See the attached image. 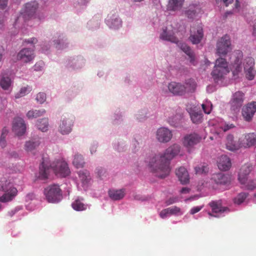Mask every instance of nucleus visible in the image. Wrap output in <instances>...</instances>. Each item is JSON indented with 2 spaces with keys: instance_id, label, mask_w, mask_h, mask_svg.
I'll use <instances>...</instances> for the list:
<instances>
[{
  "instance_id": "35",
  "label": "nucleus",
  "mask_w": 256,
  "mask_h": 256,
  "mask_svg": "<svg viewBox=\"0 0 256 256\" xmlns=\"http://www.w3.org/2000/svg\"><path fill=\"white\" fill-rule=\"evenodd\" d=\"M187 110H188L190 114L191 120L194 123L198 124L202 121V114L201 113L196 112L195 110L188 107L187 108Z\"/></svg>"
},
{
  "instance_id": "43",
  "label": "nucleus",
  "mask_w": 256,
  "mask_h": 256,
  "mask_svg": "<svg viewBox=\"0 0 256 256\" xmlns=\"http://www.w3.org/2000/svg\"><path fill=\"white\" fill-rule=\"evenodd\" d=\"M202 108L204 112L206 114H209L212 108V104L210 102L206 100L202 104Z\"/></svg>"
},
{
  "instance_id": "27",
  "label": "nucleus",
  "mask_w": 256,
  "mask_h": 256,
  "mask_svg": "<svg viewBox=\"0 0 256 256\" xmlns=\"http://www.w3.org/2000/svg\"><path fill=\"white\" fill-rule=\"evenodd\" d=\"M218 166L221 170H227L231 166V162L230 158L226 156H222L218 158Z\"/></svg>"
},
{
  "instance_id": "64",
  "label": "nucleus",
  "mask_w": 256,
  "mask_h": 256,
  "mask_svg": "<svg viewBox=\"0 0 256 256\" xmlns=\"http://www.w3.org/2000/svg\"><path fill=\"white\" fill-rule=\"evenodd\" d=\"M200 12V10L198 8H196V9L194 10V13H198Z\"/></svg>"
},
{
  "instance_id": "50",
  "label": "nucleus",
  "mask_w": 256,
  "mask_h": 256,
  "mask_svg": "<svg viewBox=\"0 0 256 256\" xmlns=\"http://www.w3.org/2000/svg\"><path fill=\"white\" fill-rule=\"evenodd\" d=\"M204 207L203 205L192 207L190 210V214L193 215L199 212Z\"/></svg>"
},
{
  "instance_id": "4",
  "label": "nucleus",
  "mask_w": 256,
  "mask_h": 256,
  "mask_svg": "<svg viewBox=\"0 0 256 256\" xmlns=\"http://www.w3.org/2000/svg\"><path fill=\"white\" fill-rule=\"evenodd\" d=\"M230 72L228 62L225 58H219L216 60L212 76L214 80L218 82L224 79Z\"/></svg>"
},
{
  "instance_id": "14",
  "label": "nucleus",
  "mask_w": 256,
  "mask_h": 256,
  "mask_svg": "<svg viewBox=\"0 0 256 256\" xmlns=\"http://www.w3.org/2000/svg\"><path fill=\"white\" fill-rule=\"evenodd\" d=\"M78 186L86 190L92 184V177L90 172L86 170H80L78 172Z\"/></svg>"
},
{
  "instance_id": "61",
  "label": "nucleus",
  "mask_w": 256,
  "mask_h": 256,
  "mask_svg": "<svg viewBox=\"0 0 256 256\" xmlns=\"http://www.w3.org/2000/svg\"><path fill=\"white\" fill-rule=\"evenodd\" d=\"M4 50L3 47L0 45V62L2 60Z\"/></svg>"
},
{
  "instance_id": "38",
  "label": "nucleus",
  "mask_w": 256,
  "mask_h": 256,
  "mask_svg": "<svg viewBox=\"0 0 256 256\" xmlns=\"http://www.w3.org/2000/svg\"><path fill=\"white\" fill-rule=\"evenodd\" d=\"M32 90L30 87L26 86L22 88L18 92L15 94V98H18L29 94Z\"/></svg>"
},
{
  "instance_id": "3",
  "label": "nucleus",
  "mask_w": 256,
  "mask_h": 256,
  "mask_svg": "<svg viewBox=\"0 0 256 256\" xmlns=\"http://www.w3.org/2000/svg\"><path fill=\"white\" fill-rule=\"evenodd\" d=\"M238 57L234 61L232 68L234 76L236 78L241 74L242 68H244L246 78L249 80H253L256 74V70L254 68V59L252 58H247L242 62V53L238 52Z\"/></svg>"
},
{
  "instance_id": "8",
  "label": "nucleus",
  "mask_w": 256,
  "mask_h": 256,
  "mask_svg": "<svg viewBox=\"0 0 256 256\" xmlns=\"http://www.w3.org/2000/svg\"><path fill=\"white\" fill-rule=\"evenodd\" d=\"M230 38L228 36L222 37L217 42L216 54L219 56H224L232 50Z\"/></svg>"
},
{
  "instance_id": "11",
  "label": "nucleus",
  "mask_w": 256,
  "mask_h": 256,
  "mask_svg": "<svg viewBox=\"0 0 256 256\" xmlns=\"http://www.w3.org/2000/svg\"><path fill=\"white\" fill-rule=\"evenodd\" d=\"M202 138L196 133L186 134L182 139V144L188 152H190L194 146L200 142Z\"/></svg>"
},
{
  "instance_id": "48",
  "label": "nucleus",
  "mask_w": 256,
  "mask_h": 256,
  "mask_svg": "<svg viewBox=\"0 0 256 256\" xmlns=\"http://www.w3.org/2000/svg\"><path fill=\"white\" fill-rule=\"evenodd\" d=\"M7 134L8 130L6 129L3 130L0 138V145L2 148L5 147L6 146L5 138Z\"/></svg>"
},
{
  "instance_id": "30",
  "label": "nucleus",
  "mask_w": 256,
  "mask_h": 256,
  "mask_svg": "<svg viewBox=\"0 0 256 256\" xmlns=\"http://www.w3.org/2000/svg\"><path fill=\"white\" fill-rule=\"evenodd\" d=\"M184 0H169L167 9L170 11H178L182 7Z\"/></svg>"
},
{
  "instance_id": "54",
  "label": "nucleus",
  "mask_w": 256,
  "mask_h": 256,
  "mask_svg": "<svg viewBox=\"0 0 256 256\" xmlns=\"http://www.w3.org/2000/svg\"><path fill=\"white\" fill-rule=\"evenodd\" d=\"M178 201V198L176 197L170 198L166 202V204L168 205L172 204Z\"/></svg>"
},
{
  "instance_id": "51",
  "label": "nucleus",
  "mask_w": 256,
  "mask_h": 256,
  "mask_svg": "<svg viewBox=\"0 0 256 256\" xmlns=\"http://www.w3.org/2000/svg\"><path fill=\"white\" fill-rule=\"evenodd\" d=\"M218 126L224 132H226V131L234 128V126L232 124H228L221 123L220 124H219Z\"/></svg>"
},
{
  "instance_id": "12",
  "label": "nucleus",
  "mask_w": 256,
  "mask_h": 256,
  "mask_svg": "<svg viewBox=\"0 0 256 256\" xmlns=\"http://www.w3.org/2000/svg\"><path fill=\"white\" fill-rule=\"evenodd\" d=\"M175 32L176 29L171 24H168L162 28L160 38L163 40L176 42L177 39L175 36Z\"/></svg>"
},
{
  "instance_id": "26",
  "label": "nucleus",
  "mask_w": 256,
  "mask_h": 256,
  "mask_svg": "<svg viewBox=\"0 0 256 256\" xmlns=\"http://www.w3.org/2000/svg\"><path fill=\"white\" fill-rule=\"evenodd\" d=\"M109 197L114 200H119L122 199L126 194V190L120 189H111L108 191Z\"/></svg>"
},
{
  "instance_id": "62",
  "label": "nucleus",
  "mask_w": 256,
  "mask_h": 256,
  "mask_svg": "<svg viewBox=\"0 0 256 256\" xmlns=\"http://www.w3.org/2000/svg\"><path fill=\"white\" fill-rule=\"evenodd\" d=\"M232 0H223L224 2L226 4L228 5V4L231 3Z\"/></svg>"
},
{
  "instance_id": "63",
  "label": "nucleus",
  "mask_w": 256,
  "mask_h": 256,
  "mask_svg": "<svg viewBox=\"0 0 256 256\" xmlns=\"http://www.w3.org/2000/svg\"><path fill=\"white\" fill-rule=\"evenodd\" d=\"M89 1L90 0H82L81 3L82 4H86L88 3Z\"/></svg>"
},
{
  "instance_id": "10",
  "label": "nucleus",
  "mask_w": 256,
  "mask_h": 256,
  "mask_svg": "<svg viewBox=\"0 0 256 256\" xmlns=\"http://www.w3.org/2000/svg\"><path fill=\"white\" fill-rule=\"evenodd\" d=\"M106 25L112 30H118L120 28L122 25V19L120 18L117 12H110L108 15L105 20Z\"/></svg>"
},
{
  "instance_id": "5",
  "label": "nucleus",
  "mask_w": 256,
  "mask_h": 256,
  "mask_svg": "<svg viewBox=\"0 0 256 256\" xmlns=\"http://www.w3.org/2000/svg\"><path fill=\"white\" fill-rule=\"evenodd\" d=\"M74 122V116L68 114H63L58 122V132L62 136L70 134L73 130Z\"/></svg>"
},
{
  "instance_id": "25",
  "label": "nucleus",
  "mask_w": 256,
  "mask_h": 256,
  "mask_svg": "<svg viewBox=\"0 0 256 256\" xmlns=\"http://www.w3.org/2000/svg\"><path fill=\"white\" fill-rule=\"evenodd\" d=\"M251 170L252 168L249 165H245L241 168L238 174V180L241 184H246V181L250 178L248 175Z\"/></svg>"
},
{
  "instance_id": "17",
  "label": "nucleus",
  "mask_w": 256,
  "mask_h": 256,
  "mask_svg": "<svg viewBox=\"0 0 256 256\" xmlns=\"http://www.w3.org/2000/svg\"><path fill=\"white\" fill-rule=\"evenodd\" d=\"M167 90L162 88V91L164 93L168 92L174 96H183L184 94V87L182 84L172 82L167 85Z\"/></svg>"
},
{
  "instance_id": "56",
  "label": "nucleus",
  "mask_w": 256,
  "mask_h": 256,
  "mask_svg": "<svg viewBox=\"0 0 256 256\" xmlns=\"http://www.w3.org/2000/svg\"><path fill=\"white\" fill-rule=\"evenodd\" d=\"M35 198V196L33 194H28L26 196V200L27 202H29L30 200H32Z\"/></svg>"
},
{
  "instance_id": "23",
  "label": "nucleus",
  "mask_w": 256,
  "mask_h": 256,
  "mask_svg": "<svg viewBox=\"0 0 256 256\" xmlns=\"http://www.w3.org/2000/svg\"><path fill=\"white\" fill-rule=\"evenodd\" d=\"M190 40L194 44L199 43L203 38L202 28L200 26L197 28L193 27L191 30Z\"/></svg>"
},
{
  "instance_id": "21",
  "label": "nucleus",
  "mask_w": 256,
  "mask_h": 256,
  "mask_svg": "<svg viewBox=\"0 0 256 256\" xmlns=\"http://www.w3.org/2000/svg\"><path fill=\"white\" fill-rule=\"evenodd\" d=\"M256 112V102L248 103L242 110V115L246 121H250Z\"/></svg>"
},
{
  "instance_id": "31",
  "label": "nucleus",
  "mask_w": 256,
  "mask_h": 256,
  "mask_svg": "<svg viewBox=\"0 0 256 256\" xmlns=\"http://www.w3.org/2000/svg\"><path fill=\"white\" fill-rule=\"evenodd\" d=\"M36 128L42 132H46L49 128V120L48 118H44L38 120L36 124Z\"/></svg>"
},
{
  "instance_id": "47",
  "label": "nucleus",
  "mask_w": 256,
  "mask_h": 256,
  "mask_svg": "<svg viewBox=\"0 0 256 256\" xmlns=\"http://www.w3.org/2000/svg\"><path fill=\"white\" fill-rule=\"evenodd\" d=\"M159 216L162 218H166L172 216L170 208H165L161 210L159 213Z\"/></svg>"
},
{
  "instance_id": "60",
  "label": "nucleus",
  "mask_w": 256,
  "mask_h": 256,
  "mask_svg": "<svg viewBox=\"0 0 256 256\" xmlns=\"http://www.w3.org/2000/svg\"><path fill=\"white\" fill-rule=\"evenodd\" d=\"M122 118L121 114H114L113 116V119L114 120H120Z\"/></svg>"
},
{
  "instance_id": "32",
  "label": "nucleus",
  "mask_w": 256,
  "mask_h": 256,
  "mask_svg": "<svg viewBox=\"0 0 256 256\" xmlns=\"http://www.w3.org/2000/svg\"><path fill=\"white\" fill-rule=\"evenodd\" d=\"M72 164L76 168L84 167L85 162L82 156L80 154L75 153L72 156Z\"/></svg>"
},
{
  "instance_id": "59",
  "label": "nucleus",
  "mask_w": 256,
  "mask_h": 256,
  "mask_svg": "<svg viewBox=\"0 0 256 256\" xmlns=\"http://www.w3.org/2000/svg\"><path fill=\"white\" fill-rule=\"evenodd\" d=\"M96 146L95 145L92 146L90 148V152L92 154L96 153Z\"/></svg>"
},
{
  "instance_id": "44",
  "label": "nucleus",
  "mask_w": 256,
  "mask_h": 256,
  "mask_svg": "<svg viewBox=\"0 0 256 256\" xmlns=\"http://www.w3.org/2000/svg\"><path fill=\"white\" fill-rule=\"evenodd\" d=\"M218 184H225L227 182V178L222 174H216L214 178Z\"/></svg>"
},
{
  "instance_id": "22",
  "label": "nucleus",
  "mask_w": 256,
  "mask_h": 256,
  "mask_svg": "<svg viewBox=\"0 0 256 256\" xmlns=\"http://www.w3.org/2000/svg\"><path fill=\"white\" fill-rule=\"evenodd\" d=\"M244 94L242 92H236L232 94L230 104L232 108L235 110L239 108L243 104Z\"/></svg>"
},
{
  "instance_id": "16",
  "label": "nucleus",
  "mask_w": 256,
  "mask_h": 256,
  "mask_svg": "<svg viewBox=\"0 0 256 256\" xmlns=\"http://www.w3.org/2000/svg\"><path fill=\"white\" fill-rule=\"evenodd\" d=\"M38 4L36 2H32L26 4L22 10L21 14L18 18V20H27L32 16L38 8Z\"/></svg>"
},
{
  "instance_id": "24",
  "label": "nucleus",
  "mask_w": 256,
  "mask_h": 256,
  "mask_svg": "<svg viewBox=\"0 0 256 256\" xmlns=\"http://www.w3.org/2000/svg\"><path fill=\"white\" fill-rule=\"evenodd\" d=\"M242 142L245 148L252 146L256 148V133H248L244 135Z\"/></svg>"
},
{
  "instance_id": "42",
  "label": "nucleus",
  "mask_w": 256,
  "mask_h": 256,
  "mask_svg": "<svg viewBox=\"0 0 256 256\" xmlns=\"http://www.w3.org/2000/svg\"><path fill=\"white\" fill-rule=\"evenodd\" d=\"M36 101L40 104H44L46 100V95L44 92H38L36 96Z\"/></svg>"
},
{
  "instance_id": "57",
  "label": "nucleus",
  "mask_w": 256,
  "mask_h": 256,
  "mask_svg": "<svg viewBox=\"0 0 256 256\" xmlns=\"http://www.w3.org/2000/svg\"><path fill=\"white\" fill-rule=\"evenodd\" d=\"M199 198H200V196L198 195H194L193 196H190L188 198H186L185 201L188 202V201L194 200H196L198 199Z\"/></svg>"
},
{
  "instance_id": "13",
  "label": "nucleus",
  "mask_w": 256,
  "mask_h": 256,
  "mask_svg": "<svg viewBox=\"0 0 256 256\" xmlns=\"http://www.w3.org/2000/svg\"><path fill=\"white\" fill-rule=\"evenodd\" d=\"M172 131L168 128L160 127L158 128L156 132V138L160 143H167L172 140Z\"/></svg>"
},
{
  "instance_id": "49",
  "label": "nucleus",
  "mask_w": 256,
  "mask_h": 256,
  "mask_svg": "<svg viewBox=\"0 0 256 256\" xmlns=\"http://www.w3.org/2000/svg\"><path fill=\"white\" fill-rule=\"evenodd\" d=\"M196 174H200L204 172H206L207 170V168L204 165L200 164L194 168Z\"/></svg>"
},
{
  "instance_id": "37",
  "label": "nucleus",
  "mask_w": 256,
  "mask_h": 256,
  "mask_svg": "<svg viewBox=\"0 0 256 256\" xmlns=\"http://www.w3.org/2000/svg\"><path fill=\"white\" fill-rule=\"evenodd\" d=\"M72 208L76 211H82L86 210L88 205L84 204L82 202V199H76L72 204Z\"/></svg>"
},
{
  "instance_id": "6",
  "label": "nucleus",
  "mask_w": 256,
  "mask_h": 256,
  "mask_svg": "<svg viewBox=\"0 0 256 256\" xmlns=\"http://www.w3.org/2000/svg\"><path fill=\"white\" fill-rule=\"evenodd\" d=\"M47 201L50 203H57L62 198V192L59 186L51 184L46 187L44 192Z\"/></svg>"
},
{
  "instance_id": "20",
  "label": "nucleus",
  "mask_w": 256,
  "mask_h": 256,
  "mask_svg": "<svg viewBox=\"0 0 256 256\" xmlns=\"http://www.w3.org/2000/svg\"><path fill=\"white\" fill-rule=\"evenodd\" d=\"M13 79L8 74H2L0 76V86L2 88L10 92L13 88Z\"/></svg>"
},
{
  "instance_id": "18",
  "label": "nucleus",
  "mask_w": 256,
  "mask_h": 256,
  "mask_svg": "<svg viewBox=\"0 0 256 256\" xmlns=\"http://www.w3.org/2000/svg\"><path fill=\"white\" fill-rule=\"evenodd\" d=\"M26 124L22 118L17 117L14 120L12 130L16 136H23L26 133Z\"/></svg>"
},
{
  "instance_id": "53",
  "label": "nucleus",
  "mask_w": 256,
  "mask_h": 256,
  "mask_svg": "<svg viewBox=\"0 0 256 256\" xmlns=\"http://www.w3.org/2000/svg\"><path fill=\"white\" fill-rule=\"evenodd\" d=\"M8 0H0V9L4 10L8 6Z\"/></svg>"
},
{
  "instance_id": "28",
  "label": "nucleus",
  "mask_w": 256,
  "mask_h": 256,
  "mask_svg": "<svg viewBox=\"0 0 256 256\" xmlns=\"http://www.w3.org/2000/svg\"><path fill=\"white\" fill-rule=\"evenodd\" d=\"M176 174L182 184L189 182V175L187 170L184 167H180L176 170Z\"/></svg>"
},
{
  "instance_id": "29",
  "label": "nucleus",
  "mask_w": 256,
  "mask_h": 256,
  "mask_svg": "<svg viewBox=\"0 0 256 256\" xmlns=\"http://www.w3.org/2000/svg\"><path fill=\"white\" fill-rule=\"evenodd\" d=\"M40 138L32 139L26 142L24 148L28 152L34 153V151L40 145Z\"/></svg>"
},
{
  "instance_id": "41",
  "label": "nucleus",
  "mask_w": 256,
  "mask_h": 256,
  "mask_svg": "<svg viewBox=\"0 0 256 256\" xmlns=\"http://www.w3.org/2000/svg\"><path fill=\"white\" fill-rule=\"evenodd\" d=\"M171 214L176 216H180L184 214V211L179 207L172 206L170 208Z\"/></svg>"
},
{
  "instance_id": "15",
  "label": "nucleus",
  "mask_w": 256,
  "mask_h": 256,
  "mask_svg": "<svg viewBox=\"0 0 256 256\" xmlns=\"http://www.w3.org/2000/svg\"><path fill=\"white\" fill-rule=\"evenodd\" d=\"M35 58L34 50L24 48L17 54L16 59L22 63L28 64L32 62Z\"/></svg>"
},
{
  "instance_id": "7",
  "label": "nucleus",
  "mask_w": 256,
  "mask_h": 256,
  "mask_svg": "<svg viewBox=\"0 0 256 256\" xmlns=\"http://www.w3.org/2000/svg\"><path fill=\"white\" fill-rule=\"evenodd\" d=\"M0 188L5 192L0 197V201L6 202L12 200L17 194L18 190L10 182L7 180H2L0 182Z\"/></svg>"
},
{
  "instance_id": "55",
  "label": "nucleus",
  "mask_w": 256,
  "mask_h": 256,
  "mask_svg": "<svg viewBox=\"0 0 256 256\" xmlns=\"http://www.w3.org/2000/svg\"><path fill=\"white\" fill-rule=\"evenodd\" d=\"M38 42V40L35 38H31L26 40V42L30 44H36Z\"/></svg>"
},
{
  "instance_id": "33",
  "label": "nucleus",
  "mask_w": 256,
  "mask_h": 256,
  "mask_svg": "<svg viewBox=\"0 0 256 256\" xmlns=\"http://www.w3.org/2000/svg\"><path fill=\"white\" fill-rule=\"evenodd\" d=\"M85 64L84 60L82 57L74 58L69 60V65L74 68H80Z\"/></svg>"
},
{
  "instance_id": "39",
  "label": "nucleus",
  "mask_w": 256,
  "mask_h": 256,
  "mask_svg": "<svg viewBox=\"0 0 256 256\" xmlns=\"http://www.w3.org/2000/svg\"><path fill=\"white\" fill-rule=\"evenodd\" d=\"M242 184L248 190H253L256 188V180L249 178L246 181V184Z\"/></svg>"
},
{
  "instance_id": "9",
  "label": "nucleus",
  "mask_w": 256,
  "mask_h": 256,
  "mask_svg": "<svg viewBox=\"0 0 256 256\" xmlns=\"http://www.w3.org/2000/svg\"><path fill=\"white\" fill-rule=\"evenodd\" d=\"M244 136L238 139L232 134H228L226 136L225 141L226 148L230 151H236L240 148H244V145L242 144Z\"/></svg>"
},
{
  "instance_id": "40",
  "label": "nucleus",
  "mask_w": 256,
  "mask_h": 256,
  "mask_svg": "<svg viewBox=\"0 0 256 256\" xmlns=\"http://www.w3.org/2000/svg\"><path fill=\"white\" fill-rule=\"evenodd\" d=\"M247 195L245 193H240L238 194L234 200L235 204H240L244 202Z\"/></svg>"
},
{
  "instance_id": "52",
  "label": "nucleus",
  "mask_w": 256,
  "mask_h": 256,
  "mask_svg": "<svg viewBox=\"0 0 256 256\" xmlns=\"http://www.w3.org/2000/svg\"><path fill=\"white\" fill-rule=\"evenodd\" d=\"M190 190L188 188H183L180 190V194L182 198H184L185 195L190 193Z\"/></svg>"
},
{
  "instance_id": "46",
  "label": "nucleus",
  "mask_w": 256,
  "mask_h": 256,
  "mask_svg": "<svg viewBox=\"0 0 256 256\" xmlns=\"http://www.w3.org/2000/svg\"><path fill=\"white\" fill-rule=\"evenodd\" d=\"M64 40L62 38H58L54 40V44L57 49H60L63 48Z\"/></svg>"
},
{
  "instance_id": "36",
  "label": "nucleus",
  "mask_w": 256,
  "mask_h": 256,
  "mask_svg": "<svg viewBox=\"0 0 256 256\" xmlns=\"http://www.w3.org/2000/svg\"><path fill=\"white\" fill-rule=\"evenodd\" d=\"M184 87V94L188 92H194L196 87V84L194 80L190 79L182 84Z\"/></svg>"
},
{
  "instance_id": "19",
  "label": "nucleus",
  "mask_w": 256,
  "mask_h": 256,
  "mask_svg": "<svg viewBox=\"0 0 256 256\" xmlns=\"http://www.w3.org/2000/svg\"><path fill=\"white\" fill-rule=\"evenodd\" d=\"M210 206L212 212H208V214L209 216V219L212 217H219L224 212H228V209L226 207L222 206L220 204L216 202H211L209 204Z\"/></svg>"
},
{
  "instance_id": "45",
  "label": "nucleus",
  "mask_w": 256,
  "mask_h": 256,
  "mask_svg": "<svg viewBox=\"0 0 256 256\" xmlns=\"http://www.w3.org/2000/svg\"><path fill=\"white\" fill-rule=\"evenodd\" d=\"M180 48L184 52L189 56L190 58V61L192 62L193 60L194 56L190 48L186 44H182L180 46Z\"/></svg>"
},
{
  "instance_id": "2",
  "label": "nucleus",
  "mask_w": 256,
  "mask_h": 256,
  "mask_svg": "<svg viewBox=\"0 0 256 256\" xmlns=\"http://www.w3.org/2000/svg\"><path fill=\"white\" fill-rule=\"evenodd\" d=\"M50 167L55 174L60 177L65 178L70 174V170L68 163L63 158L53 160L49 165L44 162L40 168L38 178L40 180L46 179L50 174Z\"/></svg>"
},
{
  "instance_id": "1",
  "label": "nucleus",
  "mask_w": 256,
  "mask_h": 256,
  "mask_svg": "<svg viewBox=\"0 0 256 256\" xmlns=\"http://www.w3.org/2000/svg\"><path fill=\"white\" fill-rule=\"evenodd\" d=\"M181 146L176 144L170 146L162 154H156L150 160L147 166L156 176L164 178L168 175L170 168L168 162L177 156H182Z\"/></svg>"
},
{
  "instance_id": "34",
  "label": "nucleus",
  "mask_w": 256,
  "mask_h": 256,
  "mask_svg": "<svg viewBox=\"0 0 256 256\" xmlns=\"http://www.w3.org/2000/svg\"><path fill=\"white\" fill-rule=\"evenodd\" d=\"M46 112L44 109L32 110L28 111L26 114V118L29 120L37 118L44 115Z\"/></svg>"
},
{
  "instance_id": "58",
  "label": "nucleus",
  "mask_w": 256,
  "mask_h": 256,
  "mask_svg": "<svg viewBox=\"0 0 256 256\" xmlns=\"http://www.w3.org/2000/svg\"><path fill=\"white\" fill-rule=\"evenodd\" d=\"M177 116H174V120H172L170 117H169L168 118V122L171 124V125H175L176 123V122L177 120Z\"/></svg>"
}]
</instances>
